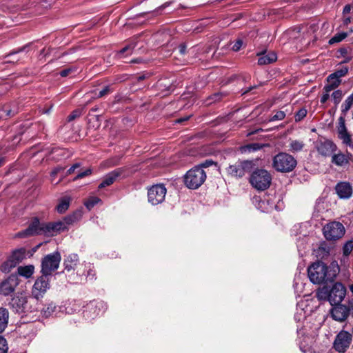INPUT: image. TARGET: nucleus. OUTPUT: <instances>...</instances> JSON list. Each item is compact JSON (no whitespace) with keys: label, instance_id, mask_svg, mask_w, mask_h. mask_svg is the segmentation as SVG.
Wrapping results in <instances>:
<instances>
[{"label":"nucleus","instance_id":"864d4df0","mask_svg":"<svg viewBox=\"0 0 353 353\" xmlns=\"http://www.w3.org/2000/svg\"><path fill=\"white\" fill-rule=\"evenodd\" d=\"M81 164L79 163H77L72 165L67 171V174H71L74 172L75 170L80 168Z\"/></svg>","mask_w":353,"mask_h":353},{"label":"nucleus","instance_id":"473e14b6","mask_svg":"<svg viewBox=\"0 0 353 353\" xmlns=\"http://www.w3.org/2000/svg\"><path fill=\"white\" fill-rule=\"evenodd\" d=\"M353 105V97L350 95L341 105V113L343 117L347 113Z\"/></svg>","mask_w":353,"mask_h":353},{"label":"nucleus","instance_id":"9d476101","mask_svg":"<svg viewBox=\"0 0 353 353\" xmlns=\"http://www.w3.org/2000/svg\"><path fill=\"white\" fill-rule=\"evenodd\" d=\"M167 190L162 184L152 185L148 191V201L152 205L161 203L165 197Z\"/></svg>","mask_w":353,"mask_h":353},{"label":"nucleus","instance_id":"13d9d810","mask_svg":"<svg viewBox=\"0 0 353 353\" xmlns=\"http://www.w3.org/2000/svg\"><path fill=\"white\" fill-rule=\"evenodd\" d=\"M110 92V88L108 86L104 88L102 90H101L98 94V97H102L107 94Z\"/></svg>","mask_w":353,"mask_h":353},{"label":"nucleus","instance_id":"f3484780","mask_svg":"<svg viewBox=\"0 0 353 353\" xmlns=\"http://www.w3.org/2000/svg\"><path fill=\"white\" fill-rule=\"evenodd\" d=\"M319 154L323 157L330 156L336 149V145L330 140L319 141L316 144Z\"/></svg>","mask_w":353,"mask_h":353},{"label":"nucleus","instance_id":"ddd939ff","mask_svg":"<svg viewBox=\"0 0 353 353\" xmlns=\"http://www.w3.org/2000/svg\"><path fill=\"white\" fill-rule=\"evenodd\" d=\"M336 129L338 137L342 141L343 143L353 148V142L352 141L351 135L348 132L345 125V121L343 116H341L339 118Z\"/></svg>","mask_w":353,"mask_h":353},{"label":"nucleus","instance_id":"a19ab883","mask_svg":"<svg viewBox=\"0 0 353 353\" xmlns=\"http://www.w3.org/2000/svg\"><path fill=\"white\" fill-rule=\"evenodd\" d=\"M13 262L12 260H10L9 259L5 261L1 266V270L3 272L8 273L10 272V270L14 268L15 266H11L12 263Z\"/></svg>","mask_w":353,"mask_h":353},{"label":"nucleus","instance_id":"4468645a","mask_svg":"<svg viewBox=\"0 0 353 353\" xmlns=\"http://www.w3.org/2000/svg\"><path fill=\"white\" fill-rule=\"evenodd\" d=\"M352 336L347 332H339L334 340V347L339 352H344L349 347Z\"/></svg>","mask_w":353,"mask_h":353},{"label":"nucleus","instance_id":"412c9836","mask_svg":"<svg viewBox=\"0 0 353 353\" xmlns=\"http://www.w3.org/2000/svg\"><path fill=\"white\" fill-rule=\"evenodd\" d=\"M123 172V168L114 170L105 175L103 181L99 184V189L110 186L119 178Z\"/></svg>","mask_w":353,"mask_h":353},{"label":"nucleus","instance_id":"052dcab7","mask_svg":"<svg viewBox=\"0 0 353 353\" xmlns=\"http://www.w3.org/2000/svg\"><path fill=\"white\" fill-rule=\"evenodd\" d=\"M335 88H332V86L330 84V83H327L324 88H323V91H325V92H328L330 93L331 91H332L333 90H334Z\"/></svg>","mask_w":353,"mask_h":353},{"label":"nucleus","instance_id":"dca6fc26","mask_svg":"<svg viewBox=\"0 0 353 353\" xmlns=\"http://www.w3.org/2000/svg\"><path fill=\"white\" fill-rule=\"evenodd\" d=\"M19 284L18 278L16 275H11L0 284V293L8 296L12 293Z\"/></svg>","mask_w":353,"mask_h":353},{"label":"nucleus","instance_id":"423d86ee","mask_svg":"<svg viewBox=\"0 0 353 353\" xmlns=\"http://www.w3.org/2000/svg\"><path fill=\"white\" fill-rule=\"evenodd\" d=\"M345 228L342 223L337 221L330 222L323 228L325 238L328 241H336L341 239L345 234Z\"/></svg>","mask_w":353,"mask_h":353},{"label":"nucleus","instance_id":"393cba45","mask_svg":"<svg viewBox=\"0 0 353 353\" xmlns=\"http://www.w3.org/2000/svg\"><path fill=\"white\" fill-rule=\"evenodd\" d=\"M26 251L24 249H19L14 250L8 258L13 262L11 266H17L25 257Z\"/></svg>","mask_w":353,"mask_h":353},{"label":"nucleus","instance_id":"2eb2a0df","mask_svg":"<svg viewBox=\"0 0 353 353\" xmlns=\"http://www.w3.org/2000/svg\"><path fill=\"white\" fill-rule=\"evenodd\" d=\"M254 203L256 207L263 212H270L276 208L273 195H265L263 199L255 197Z\"/></svg>","mask_w":353,"mask_h":353},{"label":"nucleus","instance_id":"09e8293b","mask_svg":"<svg viewBox=\"0 0 353 353\" xmlns=\"http://www.w3.org/2000/svg\"><path fill=\"white\" fill-rule=\"evenodd\" d=\"M341 266L347 268L350 265L349 258L347 255H343L340 259Z\"/></svg>","mask_w":353,"mask_h":353},{"label":"nucleus","instance_id":"6ab92c4d","mask_svg":"<svg viewBox=\"0 0 353 353\" xmlns=\"http://www.w3.org/2000/svg\"><path fill=\"white\" fill-rule=\"evenodd\" d=\"M336 305L331 310L332 317L337 321L342 322L348 316V311L345 304H335Z\"/></svg>","mask_w":353,"mask_h":353},{"label":"nucleus","instance_id":"37998d69","mask_svg":"<svg viewBox=\"0 0 353 353\" xmlns=\"http://www.w3.org/2000/svg\"><path fill=\"white\" fill-rule=\"evenodd\" d=\"M92 173V169L91 168H87L84 171L78 172L77 175L74 177V181H76L79 179L83 178L85 176H87Z\"/></svg>","mask_w":353,"mask_h":353},{"label":"nucleus","instance_id":"a211bd4d","mask_svg":"<svg viewBox=\"0 0 353 353\" xmlns=\"http://www.w3.org/2000/svg\"><path fill=\"white\" fill-rule=\"evenodd\" d=\"M335 190L339 197L342 199H348L352 195V187L348 182L338 183Z\"/></svg>","mask_w":353,"mask_h":353},{"label":"nucleus","instance_id":"a18cd8bd","mask_svg":"<svg viewBox=\"0 0 353 353\" xmlns=\"http://www.w3.org/2000/svg\"><path fill=\"white\" fill-rule=\"evenodd\" d=\"M285 117V113L283 111H278L276 114L272 116L270 121H280L283 120Z\"/></svg>","mask_w":353,"mask_h":353},{"label":"nucleus","instance_id":"bb28decb","mask_svg":"<svg viewBox=\"0 0 353 353\" xmlns=\"http://www.w3.org/2000/svg\"><path fill=\"white\" fill-rule=\"evenodd\" d=\"M332 246L327 243L326 242L321 243L317 250L316 253L318 256L321 258H325L328 256L332 251Z\"/></svg>","mask_w":353,"mask_h":353},{"label":"nucleus","instance_id":"774afa93","mask_svg":"<svg viewBox=\"0 0 353 353\" xmlns=\"http://www.w3.org/2000/svg\"><path fill=\"white\" fill-rule=\"evenodd\" d=\"M3 113L5 114V116H10L11 114V110H3Z\"/></svg>","mask_w":353,"mask_h":353},{"label":"nucleus","instance_id":"ea45409f","mask_svg":"<svg viewBox=\"0 0 353 353\" xmlns=\"http://www.w3.org/2000/svg\"><path fill=\"white\" fill-rule=\"evenodd\" d=\"M331 97H332V99L334 104L336 105H337L341 101V99L343 97V92H342V91L337 90L332 92Z\"/></svg>","mask_w":353,"mask_h":353},{"label":"nucleus","instance_id":"9b49d317","mask_svg":"<svg viewBox=\"0 0 353 353\" xmlns=\"http://www.w3.org/2000/svg\"><path fill=\"white\" fill-rule=\"evenodd\" d=\"M346 291V288L341 283H334L328 294L330 304L333 305L341 303L345 296Z\"/></svg>","mask_w":353,"mask_h":353},{"label":"nucleus","instance_id":"7c9ffc66","mask_svg":"<svg viewBox=\"0 0 353 353\" xmlns=\"http://www.w3.org/2000/svg\"><path fill=\"white\" fill-rule=\"evenodd\" d=\"M89 309L90 310L94 309V313H96V314L93 316H90L91 318L94 319V317L104 312V311L106 310V305L103 302L100 301L97 303L95 305H94L93 303H91V305L89 306Z\"/></svg>","mask_w":353,"mask_h":353},{"label":"nucleus","instance_id":"cd10ccee","mask_svg":"<svg viewBox=\"0 0 353 353\" xmlns=\"http://www.w3.org/2000/svg\"><path fill=\"white\" fill-rule=\"evenodd\" d=\"M34 272V267L32 265L19 266L17 268L18 274L26 279L30 278Z\"/></svg>","mask_w":353,"mask_h":353},{"label":"nucleus","instance_id":"72a5a7b5","mask_svg":"<svg viewBox=\"0 0 353 353\" xmlns=\"http://www.w3.org/2000/svg\"><path fill=\"white\" fill-rule=\"evenodd\" d=\"M263 148V145L258 143H253L244 146L242 148L243 152H251L259 150Z\"/></svg>","mask_w":353,"mask_h":353},{"label":"nucleus","instance_id":"c9c22d12","mask_svg":"<svg viewBox=\"0 0 353 353\" xmlns=\"http://www.w3.org/2000/svg\"><path fill=\"white\" fill-rule=\"evenodd\" d=\"M337 74H331L327 77V83H330L332 88H336L341 83V80L336 76Z\"/></svg>","mask_w":353,"mask_h":353},{"label":"nucleus","instance_id":"69168bd1","mask_svg":"<svg viewBox=\"0 0 353 353\" xmlns=\"http://www.w3.org/2000/svg\"><path fill=\"white\" fill-rule=\"evenodd\" d=\"M350 22H351V18L350 17L344 18V19H343V24L344 25H347Z\"/></svg>","mask_w":353,"mask_h":353},{"label":"nucleus","instance_id":"a878e982","mask_svg":"<svg viewBox=\"0 0 353 353\" xmlns=\"http://www.w3.org/2000/svg\"><path fill=\"white\" fill-rule=\"evenodd\" d=\"M305 147V143L303 141L296 139H290L288 143V150L292 153H296L301 152Z\"/></svg>","mask_w":353,"mask_h":353},{"label":"nucleus","instance_id":"e2e57ef3","mask_svg":"<svg viewBox=\"0 0 353 353\" xmlns=\"http://www.w3.org/2000/svg\"><path fill=\"white\" fill-rule=\"evenodd\" d=\"M351 10H352L351 6L350 4H347V5L345 6V7L343 8V14H346L347 13H350L351 12Z\"/></svg>","mask_w":353,"mask_h":353},{"label":"nucleus","instance_id":"79ce46f5","mask_svg":"<svg viewBox=\"0 0 353 353\" xmlns=\"http://www.w3.org/2000/svg\"><path fill=\"white\" fill-rule=\"evenodd\" d=\"M8 350L7 341L3 336H0V353H7Z\"/></svg>","mask_w":353,"mask_h":353},{"label":"nucleus","instance_id":"6e6552de","mask_svg":"<svg viewBox=\"0 0 353 353\" xmlns=\"http://www.w3.org/2000/svg\"><path fill=\"white\" fill-rule=\"evenodd\" d=\"M49 275L42 274L34 282L32 288V295L37 301L42 299L46 292L50 289Z\"/></svg>","mask_w":353,"mask_h":353},{"label":"nucleus","instance_id":"49530a36","mask_svg":"<svg viewBox=\"0 0 353 353\" xmlns=\"http://www.w3.org/2000/svg\"><path fill=\"white\" fill-rule=\"evenodd\" d=\"M307 114V110L304 108L299 110L296 115H295V120L296 121H301L303 119Z\"/></svg>","mask_w":353,"mask_h":353},{"label":"nucleus","instance_id":"3c124183","mask_svg":"<svg viewBox=\"0 0 353 353\" xmlns=\"http://www.w3.org/2000/svg\"><path fill=\"white\" fill-rule=\"evenodd\" d=\"M347 310L348 311V315L351 314L353 316V299H350L346 305Z\"/></svg>","mask_w":353,"mask_h":353},{"label":"nucleus","instance_id":"603ef678","mask_svg":"<svg viewBox=\"0 0 353 353\" xmlns=\"http://www.w3.org/2000/svg\"><path fill=\"white\" fill-rule=\"evenodd\" d=\"M134 48V45H128L120 50V54H124L125 52L131 53L132 50Z\"/></svg>","mask_w":353,"mask_h":353},{"label":"nucleus","instance_id":"c756f323","mask_svg":"<svg viewBox=\"0 0 353 353\" xmlns=\"http://www.w3.org/2000/svg\"><path fill=\"white\" fill-rule=\"evenodd\" d=\"M70 199L68 196H64L59 200L57 206V210L59 213H64L69 208Z\"/></svg>","mask_w":353,"mask_h":353},{"label":"nucleus","instance_id":"20e7f679","mask_svg":"<svg viewBox=\"0 0 353 353\" xmlns=\"http://www.w3.org/2000/svg\"><path fill=\"white\" fill-rule=\"evenodd\" d=\"M296 164V160L292 155L280 152L274 157L272 165L279 172H289L294 170Z\"/></svg>","mask_w":353,"mask_h":353},{"label":"nucleus","instance_id":"6e6d98bb","mask_svg":"<svg viewBox=\"0 0 353 353\" xmlns=\"http://www.w3.org/2000/svg\"><path fill=\"white\" fill-rule=\"evenodd\" d=\"M317 297L319 299H325L326 298L328 299V294H327V292L321 291L317 293Z\"/></svg>","mask_w":353,"mask_h":353},{"label":"nucleus","instance_id":"2f4dec72","mask_svg":"<svg viewBox=\"0 0 353 353\" xmlns=\"http://www.w3.org/2000/svg\"><path fill=\"white\" fill-rule=\"evenodd\" d=\"M332 161L336 165L343 166L348 163V159L344 154L338 153L332 156Z\"/></svg>","mask_w":353,"mask_h":353},{"label":"nucleus","instance_id":"4be33fe9","mask_svg":"<svg viewBox=\"0 0 353 353\" xmlns=\"http://www.w3.org/2000/svg\"><path fill=\"white\" fill-rule=\"evenodd\" d=\"M63 307V306L57 307L54 303H50L43 308L41 313L43 314V316L46 318L50 316L53 314H54L55 316H58V313L59 312H62Z\"/></svg>","mask_w":353,"mask_h":353},{"label":"nucleus","instance_id":"0eeeda50","mask_svg":"<svg viewBox=\"0 0 353 353\" xmlns=\"http://www.w3.org/2000/svg\"><path fill=\"white\" fill-rule=\"evenodd\" d=\"M61 257L59 252L46 255L41 261V273L50 276L59 266Z\"/></svg>","mask_w":353,"mask_h":353},{"label":"nucleus","instance_id":"b1692460","mask_svg":"<svg viewBox=\"0 0 353 353\" xmlns=\"http://www.w3.org/2000/svg\"><path fill=\"white\" fill-rule=\"evenodd\" d=\"M277 59V56L274 52L261 54L258 60L259 65L270 64Z\"/></svg>","mask_w":353,"mask_h":353},{"label":"nucleus","instance_id":"39448f33","mask_svg":"<svg viewBox=\"0 0 353 353\" xmlns=\"http://www.w3.org/2000/svg\"><path fill=\"white\" fill-rule=\"evenodd\" d=\"M272 176L264 169L254 170L250 178L251 185L258 190H265L271 184Z\"/></svg>","mask_w":353,"mask_h":353},{"label":"nucleus","instance_id":"58836bf2","mask_svg":"<svg viewBox=\"0 0 353 353\" xmlns=\"http://www.w3.org/2000/svg\"><path fill=\"white\" fill-rule=\"evenodd\" d=\"M353 250V240H349L343 245V254L349 256Z\"/></svg>","mask_w":353,"mask_h":353},{"label":"nucleus","instance_id":"8fccbe9b","mask_svg":"<svg viewBox=\"0 0 353 353\" xmlns=\"http://www.w3.org/2000/svg\"><path fill=\"white\" fill-rule=\"evenodd\" d=\"M243 46V41L240 39H237L232 47V50L239 51Z\"/></svg>","mask_w":353,"mask_h":353},{"label":"nucleus","instance_id":"c85d7f7f","mask_svg":"<svg viewBox=\"0 0 353 353\" xmlns=\"http://www.w3.org/2000/svg\"><path fill=\"white\" fill-rule=\"evenodd\" d=\"M9 312L7 309L0 307V333L4 331L8 323Z\"/></svg>","mask_w":353,"mask_h":353},{"label":"nucleus","instance_id":"c03bdc74","mask_svg":"<svg viewBox=\"0 0 353 353\" xmlns=\"http://www.w3.org/2000/svg\"><path fill=\"white\" fill-rule=\"evenodd\" d=\"M76 221H77V218H76V215L75 214H72V215H70V216H65L63 219V221L65 223V227H67V228H68V225H69L70 224H72Z\"/></svg>","mask_w":353,"mask_h":353},{"label":"nucleus","instance_id":"aec40b11","mask_svg":"<svg viewBox=\"0 0 353 353\" xmlns=\"http://www.w3.org/2000/svg\"><path fill=\"white\" fill-rule=\"evenodd\" d=\"M67 229L65 223L62 221L46 223V236H54V234L64 231Z\"/></svg>","mask_w":353,"mask_h":353},{"label":"nucleus","instance_id":"7ed1b4c3","mask_svg":"<svg viewBox=\"0 0 353 353\" xmlns=\"http://www.w3.org/2000/svg\"><path fill=\"white\" fill-rule=\"evenodd\" d=\"M206 179V173L200 166H196L187 172L184 182L185 185L192 190L199 188Z\"/></svg>","mask_w":353,"mask_h":353},{"label":"nucleus","instance_id":"338daca9","mask_svg":"<svg viewBox=\"0 0 353 353\" xmlns=\"http://www.w3.org/2000/svg\"><path fill=\"white\" fill-rule=\"evenodd\" d=\"M171 2H166L164 4H163L161 7L159 8V9H163L165 8L170 5Z\"/></svg>","mask_w":353,"mask_h":353},{"label":"nucleus","instance_id":"5fc2aeb1","mask_svg":"<svg viewBox=\"0 0 353 353\" xmlns=\"http://www.w3.org/2000/svg\"><path fill=\"white\" fill-rule=\"evenodd\" d=\"M74 70L73 68H70L65 70H63L60 72V75L63 77H67L70 73H71Z\"/></svg>","mask_w":353,"mask_h":353},{"label":"nucleus","instance_id":"f704fd0d","mask_svg":"<svg viewBox=\"0 0 353 353\" xmlns=\"http://www.w3.org/2000/svg\"><path fill=\"white\" fill-rule=\"evenodd\" d=\"M347 37V34L346 32H340L338 34H336L333 37H332L329 40V44L332 45L336 43H339L341 41H343L344 39H345Z\"/></svg>","mask_w":353,"mask_h":353},{"label":"nucleus","instance_id":"4d7b16f0","mask_svg":"<svg viewBox=\"0 0 353 353\" xmlns=\"http://www.w3.org/2000/svg\"><path fill=\"white\" fill-rule=\"evenodd\" d=\"M330 97V93L325 92V91H323V95L321 98V103H325L329 99Z\"/></svg>","mask_w":353,"mask_h":353},{"label":"nucleus","instance_id":"de8ad7c7","mask_svg":"<svg viewBox=\"0 0 353 353\" xmlns=\"http://www.w3.org/2000/svg\"><path fill=\"white\" fill-rule=\"evenodd\" d=\"M63 168L61 166H57L50 173V177H51V182L53 183L54 181V179L58 173H59L61 171L63 170Z\"/></svg>","mask_w":353,"mask_h":353},{"label":"nucleus","instance_id":"e433bc0d","mask_svg":"<svg viewBox=\"0 0 353 353\" xmlns=\"http://www.w3.org/2000/svg\"><path fill=\"white\" fill-rule=\"evenodd\" d=\"M101 202V199L97 196H90L84 203V205L88 210H91L95 205Z\"/></svg>","mask_w":353,"mask_h":353},{"label":"nucleus","instance_id":"680f3d73","mask_svg":"<svg viewBox=\"0 0 353 353\" xmlns=\"http://www.w3.org/2000/svg\"><path fill=\"white\" fill-rule=\"evenodd\" d=\"M186 45L184 44V43H182L179 46V51L180 52L181 54H184L185 53V51H186Z\"/></svg>","mask_w":353,"mask_h":353},{"label":"nucleus","instance_id":"5701e85b","mask_svg":"<svg viewBox=\"0 0 353 353\" xmlns=\"http://www.w3.org/2000/svg\"><path fill=\"white\" fill-rule=\"evenodd\" d=\"M79 262V256L77 254H70L64 261L65 270L70 272L75 269Z\"/></svg>","mask_w":353,"mask_h":353},{"label":"nucleus","instance_id":"f03ea898","mask_svg":"<svg viewBox=\"0 0 353 353\" xmlns=\"http://www.w3.org/2000/svg\"><path fill=\"white\" fill-rule=\"evenodd\" d=\"M36 303V301L34 299H28L26 296L21 294L12 298L10 305L15 312L21 314L35 310L34 305Z\"/></svg>","mask_w":353,"mask_h":353},{"label":"nucleus","instance_id":"f8f14e48","mask_svg":"<svg viewBox=\"0 0 353 353\" xmlns=\"http://www.w3.org/2000/svg\"><path fill=\"white\" fill-rule=\"evenodd\" d=\"M252 162L250 161H238L230 165L227 171L232 176L242 177L252 168Z\"/></svg>","mask_w":353,"mask_h":353},{"label":"nucleus","instance_id":"f257e3e1","mask_svg":"<svg viewBox=\"0 0 353 353\" xmlns=\"http://www.w3.org/2000/svg\"><path fill=\"white\" fill-rule=\"evenodd\" d=\"M340 271L337 261H332L330 266H326L323 262L312 263L307 269L310 280L315 284L332 281Z\"/></svg>","mask_w":353,"mask_h":353},{"label":"nucleus","instance_id":"1a4fd4ad","mask_svg":"<svg viewBox=\"0 0 353 353\" xmlns=\"http://www.w3.org/2000/svg\"><path fill=\"white\" fill-rule=\"evenodd\" d=\"M40 234H44L46 236V223H41L37 218H34L28 228L17 233V236L28 237Z\"/></svg>","mask_w":353,"mask_h":353},{"label":"nucleus","instance_id":"0e129e2a","mask_svg":"<svg viewBox=\"0 0 353 353\" xmlns=\"http://www.w3.org/2000/svg\"><path fill=\"white\" fill-rule=\"evenodd\" d=\"M79 116L78 112H74L68 117V120L72 121Z\"/></svg>","mask_w":353,"mask_h":353},{"label":"nucleus","instance_id":"4c0bfd02","mask_svg":"<svg viewBox=\"0 0 353 353\" xmlns=\"http://www.w3.org/2000/svg\"><path fill=\"white\" fill-rule=\"evenodd\" d=\"M85 270H86V273L85 274L86 278L88 280H93L95 276L94 267L90 263H86L85 264Z\"/></svg>","mask_w":353,"mask_h":353},{"label":"nucleus","instance_id":"bf43d9fd","mask_svg":"<svg viewBox=\"0 0 353 353\" xmlns=\"http://www.w3.org/2000/svg\"><path fill=\"white\" fill-rule=\"evenodd\" d=\"M347 72V69L345 68V70H338L336 72H334V74H337L336 76L340 79V77H341L344 76L345 74H346Z\"/></svg>","mask_w":353,"mask_h":353}]
</instances>
